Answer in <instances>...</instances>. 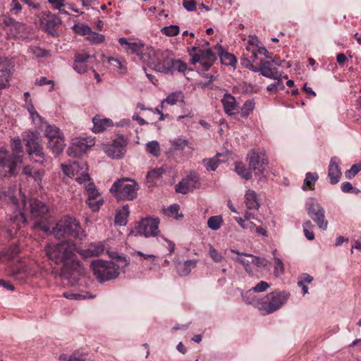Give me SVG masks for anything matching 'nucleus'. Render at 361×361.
Listing matches in <instances>:
<instances>
[{"label":"nucleus","instance_id":"nucleus-12","mask_svg":"<svg viewBox=\"0 0 361 361\" xmlns=\"http://www.w3.org/2000/svg\"><path fill=\"white\" fill-rule=\"evenodd\" d=\"M127 141L123 137H118L114 140L112 143L106 148V153L112 159H120L126 153Z\"/></svg>","mask_w":361,"mask_h":361},{"label":"nucleus","instance_id":"nucleus-52","mask_svg":"<svg viewBox=\"0 0 361 361\" xmlns=\"http://www.w3.org/2000/svg\"><path fill=\"white\" fill-rule=\"evenodd\" d=\"M103 202H104V201L102 198H99L98 200L97 199L95 200H90V201H88V200H86V203L88 204L90 208L93 212L98 211L99 209V208L101 207V206L103 204Z\"/></svg>","mask_w":361,"mask_h":361},{"label":"nucleus","instance_id":"nucleus-53","mask_svg":"<svg viewBox=\"0 0 361 361\" xmlns=\"http://www.w3.org/2000/svg\"><path fill=\"white\" fill-rule=\"evenodd\" d=\"M179 209H180V207H179L178 204H173L171 205L170 207H169L165 210V214H167L169 216H171V217H173L175 219H177L178 218L177 214H178V212L179 211Z\"/></svg>","mask_w":361,"mask_h":361},{"label":"nucleus","instance_id":"nucleus-60","mask_svg":"<svg viewBox=\"0 0 361 361\" xmlns=\"http://www.w3.org/2000/svg\"><path fill=\"white\" fill-rule=\"evenodd\" d=\"M183 5L188 11H193L196 9V2L194 0H183Z\"/></svg>","mask_w":361,"mask_h":361},{"label":"nucleus","instance_id":"nucleus-44","mask_svg":"<svg viewBox=\"0 0 361 361\" xmlns=\"http://www.w3.org/2000/svg\"><path fill=\"white\" fill-rule=\"evenodd\" d=\"M245 257L251 259V263L257 267H265L268 264V261L265 258L254 256L252 255H245Z\"/></svg>","mask_w":361,"mask_h":361},{"label":"nucleus","instance_id":"nucleus-56","mask_svg":"<svg viewBox=\"0 0 361 361\" xmlns=\"http://www.w3.org/2000/svg\"><path fill=\"white\" fill-rule=\"evenodd\" d=\"M269 287L270 285L267 282L262 281L252 287V289L255 293H262L266 291Z\"/></svg>","mask_w":361,"mask_h":361},{"label":"nucleus","instance_id":"nucleus-35","mask_svg":"<svg viewBox=\"0 0 361 361\" xmlns=\"http://www.w3.org/2000/svg\"><path fill=\"white\" fill-rule=\"evenodd\" d=\"M235 170L239 176L245 180H249L252 178V170L249 166L246 168L242 163H237Z\"/></svg>","mask_w":361,"mask_h":361},{"label":"nucleus","instance_id":"nucleus-46","mask_svg":"<svg viewBox=\"0 0 361 361\" xmlns=\"http://www.w3.org/2000/svg\"><path fill=\"white\" fill-rule=\"evenodd\" d=\"M73 29L74 31L80 35H89V34L91 32V28L87 25H74L73 26Z\"/></svg>","mask_w":361,"mask_h":361},{"label":"nucleus","instance_id":"nucleus-42","mask_svg":"<svg viewBox=\"0 0 361 361\" xmlns=\"http://www.w3.org/2000/svg\"><path fill=\"white\" fill-rule=\"evenodd\" d=\"M147 151L157 157L160 154V147L157 141H150L146 145Z\"/></svg>","mask_w":361,"mask_h":361},{"label":"nucleus","instance_id":"nucleus-51","mask_svg":"<svg viewBox=\"0 0 361 361\" xmlns=\"http://www.w3.org/2000/svg\"><path fill=\"white\" fill-rule=\"evenodd\" d=\"M209 255L216 262H220L223 260L224 256L219 252L212 245L209 246Z\"/></svg>","mask_w":361,"mask_h":361},{"label":"nucleus","instance_id":"nucleus-15","mask_svg":"<svg viewBox=\"0 0 361 361\" xmlns=\"http://www.w3.org/2000/svg\"><path fill=\"white\" fill-rule=\"evenodd\" d=\"M341 176L340 169V159L336 157H332L329 166L328 176L330 178V183L333 185L338 183Z\"/></svg>","mask_w":361,"mask_h":361},{"label":"nucleus","instance_id":"nucleus-16","mask_svg":"<svg viewBox=\"0 0 361 361\" xmlns=\"http://www.w3.org/2000/svg\"><path fill=\"white\" fill-rule=\"evenodd\" d=\"M119 44L123 47L125 51L131 54H136L137 55L142 54V57L145 53H142L143 44L137 42H130L125 37L118 39Z\"/></svg>","mask_w":361,"mask_h":361},{"label":"nucleus","instance_id":"nucleus-7","mask_svg":"<svg viewBox=\"0 0 361 361\" xmlns=\"http://www.w3.org/2000/svg\"><path fill=\"white\" fill-rule=\"evenodd\" d=\"M39 133L37 132H27L23 135V140L27 152L33 161L44 164V153L43 147L38 142Z\"/></svg>","mask_w":361,"mask_h":361},{"label":"nucleus","instance_id":"nucleus-64","mask_svg":"<svg viewBox=\"0 0 361 361\" xmlns=\"http://www.w3.org/2000/svg\"><path fill=\"white\" fill-rule=\"evenodd\" d=\"M298 281L303 283H310L313 281V277L307 273H303L299 276Z\"/></svg>","mask_w":361,"mask_h":361},{"label":"nucleus","instance_id":"nucleus-24","mask_svg":"<svg viewBox=\"0 0 361 361\" xmlns=\"http://www.w3.org/2000/svg\"><path fill=\"white\" fill-rule=\"evenodd\" d=\"M48 146L54 154L59 155L63 151L65 146L63 137L61 135L54 139L49 140Z\"/></svg>","mask_w":361,"mask_h":361},{"label":"nucleus","instance_id":"nucleus-41","mask_svg":"<svg viewBox=\"0 0 361 361\" xmlns=\"http://www.w3.org/2000/svg\"><path fill=\"white\" fill-rule=\"evenodd\" d=\"M231 251L232 252H235L238 255V256L236 257L233 258V259L240 262V264H242L244 266V267L245 268V269L247 271H248L249 267L252 264L251 259L250 258L245 257V254H244V253H240L238 252H235L233 249H231Z\"/></svg>","mask_w":361,"mask_h":361},{"label":"nucleus","instance_id":"nucleus-21","mask_svg":"<svg viewBox=\"0 0 361 361\" xmlns=\"http://www.w3.org/2000/svg\"><path fill=\"white\" fill-rule=\"evenodd\" d=\"M104 251V247L101 243L91 244L87 250L78 249V252L83 255L85 257L90 256H99Z\"/></svg>","mask_w":361,"mask_h":361},{"label":"nucleus","instance_id":"nucleus-28","mask_svg":"<svg viewBox=\"0 0 361 361\" xmlns=\"http://www.w3.org/2000/svg\"><path fill=\"white\" fill-rule=\"evenodd\" d=\"M179 101L183 102V94L182 92L179 91L172 92L162 101L161 107V109H163L164 103H166L170 105H174Z\"/></svg>","mask_w":361,"mask_h":361},{"label":"nucleus","instance_id":"nucleus-5","mask_svg":"<svg viewBox=\"0 0 361 361\" xmlns=\"http://www.w3.org/2000/svg\"><path fill=\"white\" fill-rule=\"evenodd\" d=\"M290 293L287 291L274 290L261 298L257 309L263 315L271 314L279 310L288 300Z\"/></svg>","mask_w":361,"mask_h":361},{"label":"nucleus","instance_id":"nucleus-20","mask_svg":"<svg viewBox=\"0 0 361 361\" xmlns=\"http://www.w3.org/2000/svg\"><path fill=\"white\" fill-rule=\"evenodd\" d=\"M92 122L94 123L92 131L95 133H102L106 130L107 128L112 126L111 120L109 118H102L99 116H95L92 118Z\"/></svg>","mask_w":361,"mask_h":361},{"label":"nucleus","instance_id":"nucleus-50","mask_svg":"<svg viewBox=\"0 0 361 361\" xmlns=\"http://www.w3.org/2000/svg\"><path fill=\"white\" fill-rule=\"evenodd\" d=\"M80 170L81 171V174L80 176H78L75 178L76 181L80 184H82V183L86 184L87 183V185L89 183H91L90 177L87 172L88 169L87 170L86 169H80Z\"/></svg>","mask_w":361,"mask_h":361},{"label":"nucleus","instance_id":"nucleus-13","mask_svg":"<svg viewBox=\"0 0 361 361\" xmlns=\"http://www.w3.org/2000/svg\"><path fill=\"white\" fill-rule=\"evenodd\" d=\"M36 116L39 118V128L44 132V135L49 140L54 139L55 137L61 135L60 130L54 125H51L44 120V118L37 113L35 112Z\"/></svg>","mask_w":361,"mask_h":361},{"label":"nucleus","instance_id":"nucleus-45","mask_svg":"<svg viewBox=\"0 0 361 361\" xmlns=\"http://www.w3.org/2000/svg\"><path fill=\"white\" fill-rule=\"evenodd\" d=\"M161 32L166 36L173 37L179 33V27L176 25L165 26L161 28Z\"/></svg>","mask_w":361,"mask_h":361},{"label":"nucleus","instance_id":"nucleus-8","mask_svg":"<svg viewBox=\"0 0 361 361\" xmlns=\"http://www.w3.org/2000/svg\"><path fill=\"white\" fill-rule=\"evenodd\" d=\"M305 208L308 215L317 224V226L324 231L326 230L328 221L325 219L324 208L312 198L306 202Z\"/></svg>","mask_w":361,"mask_h":361},{"label":"nucleus","instance_id":"nucleus-57","mask_svg":"<svg viewBox=\"0 0 361 361\" xmlns=\"http://www.w3.org/2000/svg\"><path fill=\"white\" fill-rule=\"evenodd\" d=\"M30 51L32 53V54L39 58L44 57L47 56L49 54V51L47 50L42 49L38 47H34L32 48H30Z\"/></svg>","mask_w":361,"mask_h":361},{"label":"nucleus","instance_id":"nucleus-33","mask_svg":"<svg viewBox=\"0 0 361 361\" xmlns=\"http://www.w3.org/2000/svg\"><path fill=\"white\" fill-rule=\"evenodd\" d=\"M164 173V169L162 167L154 169L149 171L146 176L147 180L148 183H150L152 185L155 183V181L157 179L161 178L163 173Z\"/></svg>","mask_w":361,"mask_h":361},{"label":"nucleus","instance_id":"nucleus-39","mask_svg":"<svg viewBox=\"0 0 361 361\" xmlns=\"http://www.w3.org/2000/svg\"><path fill=\"white\" fill-rule=\"evenodd\" d=\"M12 149L13 153L11 155L15 157L19 162H22L23 159L21 156L20 155V153L22 152V145L20 139L18 138L13 140Z\"/></svg>","mask_w":361,"mask_h":361},{"label":"nucleus","instance_id":"nucleus-36","mask_svg":"<svg viewBox=\"0 0 361 361\" xmlns=\"http://www.w3.org/2000/svg\"><path fill=\"white\" fill-rule=\"evenodd\" d=\"M223 156L221 153H217L216 155L211 159H205L202 161L204 163V166L208 171H214L218 167L219 164L220 163V160L218 159L219 157Z\"/></svg>","mask_w":361,"mask_h":361},{"label":"nucleus","instance_id":"nucleus-14","mask_svg":"<svg viewBox=\"0 0 361 361\" xmlns=\"http://www.w3.org/2000/svg\"><path fill=\"white\" fill-rule=\"evenodd\" d=\"M30 215L34 219L45 217L49 212L48 207L43 202L32 199L29 202Z\"/></svg>","mask_w":361,"mask_h":361},{"label":"nucleus","instance_id":"nucleus-49","mask_svg":"<svg viewBox=\"0 0 361 361\" xmlns=\"http://www.w3.org/2000/svg\"><path fill=\"white\" fill-rule=\"evenodd\" d=\"M0 200H2L5 202H11L13 204H16L18 201L17 198L13 193H7L5 191L0 192Z\"/></svg>","mask_w":361,"mask_h":361},{"label":"nucleus","instance_id":"nucleus-37","mask_svg":"<svg viewBox=\"0 0 361 361\" xmlns=\"http://www.w3.org/2000/svg\"><path fill=\"white\" fill-rule=\"evenodd\" d=\"M85 190L87 195L88 201L95 200L100 197V193L97 190L93 183H89L85 185Z\"/></svg>","mask_w":361,"mask_h":361},{"label":"nucleus","instance_id":"nucleus-25","mask_svg":"<svg viewBox=\"0 0 361 361\" xmlns=\"http://www.w3.org/2000/svg\"><path fill=\"white\" fill-rule=\"evenodd\" d=\"M20 251V249L17 244H12L0 252V261H3L4 258L8 260L13 259L19 254Z\"/></svg>","mask_w":361,"mask_h":361},{"label":"nucleus","instance_id":"nucleus-23","mask_svg":"<svg viewBox=\"0 0 361 361\" xmlns=\"http://www.w3.org/2000/svg\"><path fill=\"white\" fill-rule=\"evenodd\" d=\"M42 20L44 21L48 28H54L56 25L61 24V20L59 16L51 13L50 11L42 13Z\"/></svg>","mask_w":361,"mask_h":361},{"label":"nucleus","instance_id":"nucleus-40","mask_svg":"<svg viewBox=\"0 0 361 361\" xmlns=\"http://www.w3.org/2000/svg\"><path fill=\"white\" fill-rule=\"evenodd\" d=\"M255 103L254 100H247L243 105L242 108L240 109L241 116L244 118L247 117L252 112L255 108Z\"/></svg>","mask_w":361,"mask_h":361},{"label":"nucleus","instance_id":"nucleus-31","mask_svg":"<svg viewBox=\"0 0 361 361\" xmlns=\"http://www.w3.org/2000/svg\"><path fill=\"white\" fill-rule=\"evenodd\" d=\"M319 176L317 173H307L302 187V189L304 190H306L307 188L310 190H313L314 183L317 180Z\"/></svg>","mask_w":361,"mask_h":361},{"label":"nucleus","instance_id":"nucleus-54","mask_svg":"<svg viewBox=\"0 0 361 361\" xmlns=\"http://www.w3.org/2000/svg\"><path fill=\"white\" fill-rule=\"evenodd\" d=\"M341 188L343 192H353L355 194L360 192V190L356 188H353L350 182L343 183L341 184Z\"/></svg>","mask_w":361,"mask_h":361},{"label":"nucleus","instance_id":"nucleus-17","mask_svg":"<svg viewBox=\"0 0 361 361\" xmlns=\"http://www.w3.org/2000/svg\"><path fill=\"white\" fill-rule=\"evenodd\" d=\"M245 204L248 209L257 211L260 206L258 195L254 190H247L245 194Z\"/></svg>","mask_w":361,"mask_h":361},{"label":"nucleus","instance_id":"nucleus-1","mask_svg":"<svg viewBox=\"0 0 361 361\" xmlns=\"http://www.w3.org/2000/svg\"><path fill=\"white\" fill-rule=\"evenodd\" d=\"M75 251L78 252L75 244L70 240L52 243L45 247L48 258L55 264L63 263L61 276L68 280L77 281L85 273L81 262L77 259Z\"/></svg>","mask_w":361,"mask_h":361},{"label":"nucleus","instance_id":"nucleus-6","mask_svg":"<svg viewBox=\"0 0 361 361\" xmlns=\"http://www.w3.org/2000/svg\"><path fill=\"white\" fill-rule=\"evenodd\" d=\"M140 187L134 180L129 178H121L114 183L110 192L118 200H133L137 198Z\"/></svg>","mask_w":361,"mask_h":361},{"label":"nucleus","instance_id":"nucleus-47","mask_svg":"<svg viewBox=\"0 0 361 361\" xmlns=\"http://www.w3.org/2000/svg\"><path fill=\"white\" fill-rule=\"evenodd\" d=\"M275 265L274 271L275 276H278L284 273V265L282 260L278 257H274Z\"/></svg>","mask_w":361,"mask_h":361},{"label":"nucleus","instance_id":"nucleus-32","mask_svg":"<svg viewBox=\"0 0 361 361\" xmlns=\"http://www.w3.org/2000/svg\"><path fill=\"white\" fill-rule=\"evenodd\" d=\"M255 293L252 289L246 291L245 293L242 294V297L243 299V301L250 305H252L254 307L257 308V304L258 302H261V298H257L256 295H255Z\"/></svg>","mask_w":361,"mask_h":361},{"label":"nucleus","instance_id":"nucleus-59","mask_svg":"<svg viewBox=\"0 0 361 361\" xmlns=\"http://www.w3.org/2000/svg\"><path fill=\"white\" fill-rule=\"evenodd\" d=\"M199 53L201 56V58L204 59V60H209V61L214 60V55L210 49H208L204 51L200 49Z\"/></svg>","mask_w":361,"mask_h":361},{"label":"nucleus","instance_id":"nucleus-2","mask_svg":"<svg viewBox=\"0 0 361 361\" xmlns=\"http://www.w3.org/2000/svg\"><path fill=\"white\" fill-rule=\"evenodd\" d=\"M142 60L152 69L163 73L173 74L175 71L184 73L187 64L180 60H174L172 52L169 50L148 49L143 54Z\"/></svg>","mask_w":361,"mask_h":361},{"label":"nucleus","instance_id":"nucleus-62","mask_svg":"<svg viewBox=\"0 0 361 361\" xmlns=\"http://www.w3.org/2000/svg\"><path fill=\"white\" fill-rule=\"evenodd\" d=\"M48 2L58 11H61V8L65 6L64 0H48Z\"/></svg>","mask_w":361,"mask_h":361},{"label":"nucleus","instance_id":"nucleus-61","mask_svg":"<svg viewBox=\"0 0 361 361\" xmlns=\"http://www.w3.org/2000/svg\"><path fill=\"white\" fill-rule=\"evenodd\" d=\"M90 56L86 53H78L75 56V61L77 63H85L89 59Z\"/></svg>","mask_w":361,"mask_h":361},{"label":"nucleus","instance_id":"nucleus-4","mask_svg":"<svg viewBox=\"0 0 361 361\" xmlns=\"http://www.w3.org/2000/svg\"><path fill=\"white\" fill-rule=\"evenodd\" d=\"M50 233L58 239L73 238L82 240L86 237L80 222L75 218L70 216L60 219L51 228Z\"/></svg>","mask_w":361,"mask_h":361},{"label":"nucleus","instance_id":"nucleus-55","mask_svg":"<svg viewBox=\"0 0 361 361\" xmlns=\"http://www.w3.org/2000/svg\"><path fill=\"white\" fill-rule=\"evenodd\" d=\"M73 68L77 73L80 74H82L87 72L89 69L87 65L85 63H77V61H75L73 65Z\"/></svg>","mask_w":361,"mask_h":361},{"label":"nucleus","instance_id":"nucleus-29","mask_svg":"<svg viewBox=\"0 0 361 361\" xmlns=\"http://www.w3.org/2000/svg\"><path fill=\"white\" fill-rule=\"evenodd\" d=\"M239 106L235 98L227 93V115L231 116L239 112Z\"/></svg>","mask_w":361,"mask_h":361},{"label":"nucleus","instance_id":"nucleus-30","mask_svg":"<svg viewBox=\"0 0 361 361\" xmlns=\"http://www.w3.org/2000/svg\"><path fill=\"white\" fill-rule=\"evenodd\" d=\"M194 188L192 183L190 182V180H187L186 178H183L175 187L176 191L182 194H187L190 191H192Z\"/></svg>","mask_w":361,"mask_h":361},{"label":"nucleus","instance_id":"nucleus-11","mask_svg":"<svg viewBox=\"0 0 361 361\" xmlns=\"http://www.w3.org/2000/svg\"><path fill=\"white\" fill-rule=\"evenodd\" d=\"M18 163L20 162L6 149H0V176L6 177L16 174Z\"/></svg>","mask_w":361,"mask_h":361},{"label":"nucleus","instance_id":"nucleus-3","mask_svg":"<svg viewBox=\"0 0 361 361\" xmlns=\"http://www.w3.org/2000/svg\"><path fill=\"white\" fill-rule=\"evenodd\" d=\"M128 264L129 262L126 257L118 256L116 262L93 260L91 263V268L97 280L100 283H104L117 278L120 271L126 267Z\"/></svg>","mask_w":361,"mask_h":361},{"label":"nucleus","instance_id":"nucleus-48","mask_svg":"<svg viewBox=\"0 0 361 361\" xmlns=\"http://www.w3.org/2000/svg\"><path fill=\"white\" fill-rule=\"evenodd\" d=\"M361 171V164H353L351 168L347 170L345 173V176L347 178H353L357 173Z\"/></svg>","mask_w":361,"mask_h":361},{"label":"nucleus","instance_id":"nucleus-43","mask_svg":"<svg viewBox=\"0 0 361 361\" xmlns=\"http://www.w3.org/2000/svg\"><path fill=\"white\" fill-rule=\"evenodd\" d=\"M87 38L91 44H97L104 41L105 36L102 34H99L98 32L91 30L90 33L89 34Z\"/></svg>","mask_w":361,"mask_h":361},{"label":"nucleus","instance_id":"nucleus-38","mask_svg":"<svg viewBox=\"0 0 361 361\" xmlns=\"http://www.w3.org/2000/svg\"><path fill=\"white\" fill-rule=\"evenodd\" d=\"M222 223L223 218L221 216H213L209 218L207 226L212 230L216 231L221 227Z\"/></svg>","mask_w":361,"mask_h":361},{"label":"nucleus","instance_id":"nucleus-58","mask_svg":"<svg viewBox=\"0 0 361 361\" xmlns=\"http://www.w3.org/2000/svg\"><path fill=\"white\" fill-rule=\"evenodd\" d=\"M36 85L39 86H42L45 85H51V87L49 90V92L54 90V82L51 80H48L46 77H42L39 80H37L35 82Z\"/></svg>","mask_w":361,"mask_h":361},{"label":"nucleus","instance_id":"nucleus-10","mask_svg":"<svg viewBox=\"0 0 361 361\" xmlns=\"http://www.w3.org/2000/svg\"><path fill=\"white\" fill-rule=\"evenodd\" d=\"M246 160L250 169L258 176L264 173L268 165V159L265 156V153L262 151L250 150L247 154Z\"/></svg>","mask_w":361,"mask_h":361},{"label":"nucleus","instance_id":"nucleus-19","mask_svg":"<svg viewBox=\"0 0 361 361\" xmlns=\"http://www.w3.org/2000/svg\"><path fill=\"white\" fill-rule=\"evenodd\" d=\"M61 169L63 172L66 176L72 177L74 176V172L79 173V169H87V164L84 161H74L71 165L62 164Z\"/></svg>","mask_w":361,"mask_h":361},{"label":"nucleus","instance_id":"nucleus-63","mask_svg":"<svg viewBox=\"0 0 361 361\" xmlns=\"http://www.w3.org/2000/svg\"><path fill=\"white\" fill-rule=\"evenodd\" d=\"M22 10V6L17 0H12L11 3V11L18 13Z\"/></svg>","mask_w":361,"mask_h":361},{"label":"nucleus","instance_id":"nucleus-26","mask_svg":"<svg viewBox=\"0 0 361 361\" xmlns=\"http://www.w3.org/2000/svg\"><path fill=\"white\" fill-rule=\"evenodd\" d=\"M88 146L85 144V140H79L73 143L68 149L69 156H77L80 153H84L87 151Z\"/></svg>","mask_w":361,"mask_h":361},{"label":"nucleus","instance_id":"nucleus-27","mask_svg":"<svg viewBox=\"0 0 361 361\" xmlns=\"http://www.w3.org/2000/svg\"><path fill=\"white\" fill-rule=\"evenodd\" d=\"M129 215V209L127 205L123 206L121 209L117 212L115 216V224L119 226H124L127 224V218Z\"/></svg>","mask_w":361,"mask_h":361},{"label":"nucleus","instance_id":"nucleus-9","mask_svg":"<svg viewBox=\"0 0 361 361\" xmlns=\"http://www.w3.org/2000/svg\"><path fill=\"white\" fill-rule=\"evenodd\" d=\"M158 219L145 218L137 223L131 233L135 235H144L146 238L155 236L159 233Z\"/></svg>","mask_w":361,"mask_h":361},{"label":"nucleus","instance_id":"nucleus-22","mask_svg":"<svg viewBox=\"0 0 361 361\" xmlns=\"http://www.w3.org/2000/svg\"><path fill=\"white\" fill-rule=\"evenodd\" d=\"M197 261L195 259L186 260L184 263H178L176 264L177 272L179 276H184L188 275L192 268L196 267Z\"/></svg>","mask_w":361,"mask_h":361},{"label":"nucleus","instance_id":"nucleus-34","mask_svg":"<svg viewBox=\"0 0 361 361\" xmlns=\"http://www.w3.org/2000/svg\"><path fill=\"white\" fill-rule=\"evenodd\" d=\"M170 143L175 151L183 150L188 147L189 142L185 137H178L170 140Z\"/></svg>","mask_w":361,"mask_h":361},{"label":"nucleus","instance_id":"nucleus-18","mask_svg":"<svg viewBox=\"0 0 361 361\" xmlns=\"http://www.w3.org/2000/svg\"><path fill=\"white\" fill-rule=\"evenodd\" d=\"M261 75L268 78H275L278 76V71L272 67L273 63L271 59L260 61Z\"/></svg>","mask_w":361,"mask_h":361}]
</instances>
